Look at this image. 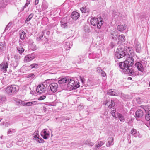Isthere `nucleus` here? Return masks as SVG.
Wrapping results in <instances>:
<instances>
[{"label":"nucleus","instance_id":"obj_39","mask_svg":"<svg viewBox=\"0 0 150 150\" xmlns=\"http://www.w3.org/2000/svg\"><path fill=\"white\" fill-rule=\"evenodd\" d=\"M34 134H35V135L34 136V139L35 140L39 137L38 131H35Z\"/></svg>","mask_w":150,"mask_h":150},{"label":"nucleus","instance_id":"obj_55","mask_svg":"<svg viewBox=\"0 0 150 150\" xmlns=\"http://www.w3.org/2000/svg\"><path fill=\"white\" fill-rule=\"evenodd\" d=\"M83 79H84L83 78H82L81 77H80L81 80V81L82 83H84V80H83Z\"/></svg>","mask_w":150,"mask_h":150},{"label":"nucleus","instance_id":"obj_48","mask_svg":"<svg viewBox=\"0 0 150 150\" xmlns=\"http://www.w3.org/2000/svg\"><path fill=\"white\" fill-rule=\"evenodd\" d=\"M31 106V102H29L25 103V106Z\"/></svg>","mask_w":150,"mask_h":150},{"label":"nucleus","instance_id":"obj_21","mask_svg":"<svg viewBox=\"0 0 150 150\" xmlns=\"http://www.w3.org/2000/svg\"><path fill=\"white\" fill-rule=\"evenodd\" d=\"M84 144L88 145L90 146H92L94 144V143L91 142L89 139H88L84 141Z\"/></svg>","mask_w":150,"mask_h":150},{"label":"nucleus","instance_id":"obj_54","mask_svg":"<svg viewBox=\"0 0 150 150\" xmlns=\"http://www.w3.org/2000/svg\"><path fill=\"white\" fill-rule=\"evenodd\" d=\"M39 0H35V5H37L39 3Z\"/></svg>","mask_w":150,"mask_h":150},{"label":"nucleus","instance_id":"obj_11","mask_svg":"<svg viewBox=\"0 0 150 150\" xmlns=\"http://www.w3.org/2000/svg\"><path fill=\"white\" fill-rule=\"evenodd\" d=\"M47 129L43 130L41 132V136L45 139H47L50 137L49 131L47 132Z\"/></svg>","mask_w":150,"mask_h":150},{"label":"nucleus","instance_id":"obj_10","mask_svg":"<svg viewBox=\"0 0 150 150\" xmlns=\"http://www.w3.org/2000/svg\"><path fill=\"white\" fill-rule=\"evenodd\" d=\"M49 86L51 91L53 93L56 92L58 87L57 83H52L50 84Z\"/></svg>","mask_w":150,"mask_h":150},{"label":"nucleus","instance_id":"obj_2","mask_svg":"<svg viewBox=\"0 0 150 150\" xmlns=\"http://www.w3.org/2000/svg\"><path fill=\"white\" fill-rule=\"evenodd\" d=\"M19 90V86L16 85H12L6 88L5 92L6 94L10 96L16 94Z\"/></svg>","mask_w":150,"mask_h":150},{"label":"nucleus","instance_id":"obj_31","mask_svg":"<svg viewBox=\"0 0 150 150\" xmlns=\"http://www.w3.org/2000/svg\"><path fill=\"white\" fill-rule=\"evenodd\" d=\"M48 6V4L46 3H43L42 6V10L43 11H45L47 8Z\"/></svg>","mask_w":150,"mask_h":150},{"label":"nucleus","instance_id":"obj_61","mask_svg":"<svg viewBox=\"0 0 150 150\" xmlns=\"http://www.w3.org/2000/svg\"><path fill=\"white\" fill-rule=\"evenodd\" d=\"M19 44H21V42L20 41H19Z\"/></svg>","mask_w":150,"mask_h":150},{"label":"nucleus","instance_id":"obj_50","mask_svg":"<svg viewBox=\"0 0 150 150\" xmlns=\"http://www.w3.org/2000/svg\"><path fill=\"white\" fill-rule=\"evenodd\" d=\"M37 102L36 101H33L31 102V106L33 105H36L37 104Z\"/></svg>","mask_w":150,"mask_h":150},{"label":"nucleus","instance_id":"obj_64","mask_svg":"<svg viewBox=\"0 0 150 150\" xmlns=\"http://www.w3.org/2000/svg\"><path fill=\"white\" fill-rule=\"evenodd\" d=\"M149 86H150V82H149Z\"/></svg>","mask_w":150,"mask_h":150},{"label":"nucleus","instance_id":"obj_13","mask_svg":"<svg viewBox=\"0 0 150 150\" xmlns=\"http://www.w3.org/2000/svg\"><path fill=\"white\" fill-rule=\"evenodd\" d=\"M29 44H30L29 47L30 49L33 50L34 51L36 49V45L34 44V42L32 41V40H30L28 42Z\"/></svg>","mask_w":150,"mask_h":150},{"label":"nucleus","instance_id":"obj_43","mask_svg":"<svg viewBox=\"0 0 150 150\" xmlns=\"http://www.w3.org/2000/svg\"><path fill=\"white\" fill-rule=\"evenodd\" d=\"M115 105V104L114 100H111V104L109 105L108 108H112V107L114 106Z\"/></svg>","mask_w":150,"mask_h":150},{"label":"nucleus","instance_id":"obj_46","mask_svg":"<svg viewBox=\"0 0 150 150\" xmlns=\"http://www.w3.org/2000/svg\"><path fill=\"white\" fill-rule=\"evenodd\" d=\"M1 100L5 102L6 100V98L5 96H3L1 97Z\"/></svg>","mask_w":150,"mask_h":150},{"label":"nucleus","instance_id":"obj_52","mask_svg":"<svg viewBox=\"0 0 150 150\" xmlns=\"http://www.w3.org/2000/svg\"><path fill=\"white\" fill-rule=\"evenodd\" d=\"M101 74L102 76L104 77L106 75L104 71H102L101 73Z\"/></svg>","mask_w":150,"mask_h":150},{"label":"nucleus","instance_id":"obj_9","mask_svg":"<svg viewBox=\"0 0 150 150\" xmlns=\"http://www.w3.org/2000/svg\"><path fill=\"white\" fill-rule=\"evenodd\" d=\"M35 57V55L33 53L28 54L25 56L24 61L26 62H30L34 59Z\"/></svg>","mask_w":150,"mask_h":150},{"label":"nucleus","instance_id":"obj_4","mask_svg":"<svg viewBox=\"0 0 150 150\" xmlns=\"http://www.w3.org/2000/svg\"><path fill=\"white\" fill-rule=\"evenodd\" d=\"M123 45L119 46L115 53V57L118 59L122 58L126 54V51L123 48Z\"/></svg>","mask_w":150,"mask_h":150},{"label":"nucleus","instance_id":"obj_33","mask_svg":"<svg viewBox=\"0 0 150 150\" xmlns=\"http://www.w3.org/2000/svg\"><path fill=\"white\" fill-rule=\"evenodd\" d=\"M16 131V130L15 129L11 128L9 129L8 130V131L7 132V134H11L13 133H15Z\"/></svg>","mask_w":150,"mask_h":150},{"label":"nucleus","instance_id":"obj_47","mask_svg":"<svg viewBox=\"0 0 150 150\" xmlns=\"http://www.w3.org/2000/svg\"><path fill=\"white\" fill-rule=\"evenodd\" d=\"M89 57L91 59H94L95 58V57H94V54H91V53H90L89 54Z\"/></svg>","mask_w":150,"mask_h":150},{"label":"nucleus","instance_id":"obj_27","mask_svg":"<svg viewBox=\"0 0 150 150\" xmlns=\"http://www.w3.org/2000/svg\"><path fill=\"white\" fill-rule=\"evenodd\" d=\"M111 35L112 38L113 40H116V37L117 35V33L116 31H112L111 33Z\"/></svg>","mask_w":150,"mask_h":150},{"label":"nucleus","instance_id":"obj_63","mask_svg":"<svg viewBox=\"0 0 150 150\" xmlns=\"http://www.w3.org/2000/svg\"><path fill=\"white\" fill-rule=\"evenodd\" d=\"M98 70H99L100 69V67H99V68H98Z\"/></svg>","mask_w":150,"mask_h":150},{"label":"nucleus","instance_id":"obj_42","mask_svg":"<svg viewBox=\"0 0 150 150\" xmlns=\"http://www.w3.org/2000/svg\"><path fill=\"white\" fill-rule=\"evenodd\" d=\"M46 98V96L45 95H42L40 96L38 98V100H42L45 99Z\"/></svg>","mask_w":150,"mask_h":150},{"label":"nucleus","instance_id":"obj_26","mask_svg":"<svg viewBox=\"0 0 150 150\" xmlns=\"http://www.w3.org/2000/svg\"><path fill=\"white\" fill-rule=\"evenodd\" d=\"M68 79L66 78H62L58 81V82L59 84L64 83L67 82Z\"/></svg>","mask_w":150,"mask_h":150},{"label":"nucleus","instance_id":"obj_12","mask_svg":"<svg viewBox=\"0 0 150 150\" xmlns=\"http://www.w3.org/2000/svg\"><path fill=\"white\" fill-rule=\"evenodd\" d=\"M135 66L137 67L138 70L141 72H143L144 71V67L140 62H137L135 64Z\"/></svg>","mask_w":150,"mask_h":150},{"label":"nucleus","instance_id":"obj_17","mask_svg":"<svg viewBox=\"0 0 150 150\" xmlns=\"http://www.w3.org/2000/svg\"><path fill=\"white\" fill-rule=\"evenodd\" d=\"M126 28L125 24L120 25H118L117 29L118 31L122 32L125 30Z\"/></svg>","mask_w":150,"mask_h":150},{"label":"nucleus","instance_id":"obj_7","mask_svg":"<svg viewBox=\"0 0 150 150\" xmlns=\"http://www.w3.org/2000/svg\"><path fill=\"white\" fill-rule=\"evenodd\" d=\"M9 64V62H3L0 65V68L1 70L4 73L7 71V68H8Z\"/></svg>","mask_w":150,"mask_h":150},{"label":"nucleus","instance_id":"obj_20","mask_svg":"<svg viewBox=\"0 0 150 150\" xmlns=\"http://www.w3.org/2000/svg\"><path fill=\"white\" fill-rule=\"evenodd\" d=\"M125 36L123 34L119 35L118 37V42L122 43L125 41Z\"/></svg>","mask_w":150,"mask_h":150},{"label":"nucleus","instance_id":"obj_62","mask_svg":"<svg viewBox=\"0 0 150 150\" xmlns=\"http://www.w3.org/2000/svg\"><path fill=\"white\" fill-rule=\"evenodd\" d=\"M49 81V80H47L46 81V82H47V81Z\"/></svg>","mask_w":150,"mask_h":150},{"label":"nucleus","instance_id":"obj_51","mask_svg":"<svg viewBox=\"0 0 150 150\" xmlns=\"http://www.w3.org/2000/svg\"><path fill=\"white\" fill-rule=\"evenodd\" d=\"M115 45V44L114 42H111L110 44V45L112 48H113Z\"/></svg>","mask_w":150,"mask_h":150},{"label":"nucleus","instance_id":"obj_1","mask_svg":"<svg viewBox=\"0 0 150 150\" xmlns=\"http://www.w3.org/2000/svg\"><path fill=\"white\" fill-rule=\"evenodd\" d=\"M134 59L132 57H129L124 62L119 63L120 70L123 73L132 75L134 72L132 68L134 64Z\"/></svg>","mask_w":150,"mask_h":150},{"label":"nucleus","instance_id":"obj_6","mask_svg":"<svg viewBox=\"0 0 150 150\" xmlns=\"http://www.w3.org/2000/svg\"><path fill=\"white\" fill-rule=\"evenodd\" d=\"M46 88L44 84H41L39 85L36 89L37 92L40 94L44 93L46 91Z\"/></svg>","mask_w":150,"mask_h":150},{"label":"nucleus","instance_id":"obj_22","mask_svg":"<svg viewBox=\"0 0 150 150\" xmlns=\"http://www.w3.org/2000/svg\"><path fill=\"white\" fill-rule=\"evenodd\" d=\"M131 134L135 137H136L138 136L139 132H137L136 129L133 128L131 131Z\"/></svg>","mask_w":150,"mask_h":150},{"label":"nucleus","instance_id":"obj_44","mask_svg":"<svg viewBox=\"0 0 150 150\" xmlns=\"http://www.w3.org/2000/svg\"><path fill=\"white\" fill-rule=\"evenodd\" d=\"M80 10L82 13H86V8L85 7H83L80 8Z\"/></svg>","mask_w":150,"mask_h":150},{"label":"nucleus","instance_id":"obj_41","mask_svg":"<svg viewBox=\"0 0 150 150\" xmlns=\"http://www.w3.org/2000/svg\"><path fill=\"white\" fill-rule=\"evenodd\" d=\"M37 142L39 143H43L44 142V140L41 138H38L37 139H35Z\"/></svg>","mask_w":150,"mask_h":150},{"label":"nucleus","instance_id":"obj_45","mask_svg":"<svg viewBox=\"0 0 150 150\" xmlns=\"http://www.w3.org/2000/svg\"><path fill=\"white\" fill-rule=\"evenodd\" d=\"M30 1L29 0H27L26 1V2L25 5L24 6V8H26V7L28 6V5L30 4Z\"/></svg>","mask_w":150,"mask_h":150},{"label":"nucleus","instance_id":"obj_53","mask_svg":"<svg viewBox=\"0 0 150 150\" xmlns=\"http://www.w3.org/2000/svg\"><path fill=\"white\" fill-rule=\"evenodd\" d=\"M28 76L29 77H33L34 76V75L32 73H31V74H30Z\"/></svg>","mask_w":150,"mask_h":150},{"label":"nucleus","instance_id":"obj_40","mask_svg":"<svg viewBox=\"0 0 150 150\" xmlns=\"http://www.w3.org/2000/svg\"><path fill=\"white\" fill-rule=\"evenodd\" d=\"M116 112V110L115 109L113 108V110L111 111V114L112 115L115 117V118H117L115 116V112Z\"/></svg>","mask_w":150,"mask_h":150},{"label":"nucleus","instance_id":"obj_36","mask_svg":"<svg viewBox=\"0 0 150 150\" xmlns=\"http://www.w3.org/2000/svg\"><path fill=\"white\" fill-rule=\"evenodd\" d=\"M33 16V15L31 13L28 16V18L26 19L25 21V23H27L29 21H30L31 19L32 18Z\"/></svg>","mask_w":150,"mask_h":150},{"label":"nucleus","instance_id":"obj_37","mask_svg":"<svg viewBox=\"0 0 150 150\" xmlns=\"http://www.w3.org/2000/svg\"><path fill=\"white\" fill-rule=\"evenodd\" d=\"M12 64L13 67L15 68L16 67L18 64V62L17 61H14L12 62Z\"/></svg>","mask_w":150,"mask_h":150},{"label":"nucleus","instance_id":"obj_14","mask_svg":"<svg viewBox=\"0 0 150 150\" xmlns=\"http://www.w3.org/2000/svg\"><path fill=\"white\" fill-rule=\"evenodd\" d=\"M71 17L74 20H77L79 17V13L76 11H73L72 13Z\"/></svg>","mask_w":150,"mask_h":150},{"label":"nucleus","instance_id":"obj_59","mask_svg":"<svg viewBox=\"0 0 150 150\" xmlns=\"http://www.w3.org/2000/svg\"><path fill=\"white\" fill-rule=\"evenodd\" d=\"M47 18H43V19H42V21H43L44 20H47Z\"/></svg>","mask_w":150,"mask_h":150},{"label":"nucleus","instance_id":"obj_34","mask_svg":"<svg viewBox=\"0 0 150 150\" xmlns=\"http://www.w3.org/2000/svg\"><path fill=\"white\" fill-rule=\"evenodd\" d=\"M30 67H31V68H35V69H37L39 68V65L38 64H36V63H34L31 64L30 65Z\"/></svg>","mask_w":150,"mask_h":150},{"label":"nucleus","instance_id":"obj_5","mask_svg":"<svg viewBox=\"0 0 150 150\" xmlns=\"http://www.w3.org/2000/svg\"><path fill=\"white\" fill-rule=\"evenodd\" d=\"M67 82H68L67 87L69 89H75L79 86V83H76L75 84L74 81L72 79H68Z\"/></svg>","mask_w":150,"mask_h":150},{"label":"nucleus","instance_id":"obj_8","mask_svg":"<svg viewBox=\"0 0 150 150\" xmlns=\"http://www.w3.org/2000/svg\"><path fill=\"white\" fill-rule=\"evenodd\" d=\"M134 47L137 52L140 53L142 51V47L140 43L137 41L135 40Z\"/></svg>","mask_w":150,"mask_h":150},{"label":"nucleus","instance_id":"obj_24","mask_svg":"<svg viewBox=\"0 0 150 150\" xmlns=\"http://www.w3.org/2000/svg\"><path fill=\"white\" fill-rule=\"evenodd\" d=\"M145 118L146 120L149 121V124L150 125V110L146 112Z\"/></svg>","mask_w":150,"mask_h":150},{"label":"nucleus","instance_id":"obj_30","mask_svg":"<svg viewBox=\"0 0 150 150\" xmlns=\"http://www.w3.org/2000/svg\"><path fill=\"white\" fill-rule=\"evenodd\" d=\"M104 144V143L101 141L98 142L97 144H96L95 146L96 147L98 148L100 147Z\"/></svg>","mask_w":150,"mask_h":150},{"label":"nucleus","instance_id":"obj_18","mask_svg":"<svg viewBox=\"0 0 150 150\" xmlns=\"http://www.w3.org/2000/svg\"><path fill=\"white\" fill-rule=\"evenodd\" d=\"M108 141L106 144V146L107 147H109L112 145H113V138L112 137H109L108 139Z\"/></svg>","mask_w":150,"mask_h":150},{"label":"nucleus","instance_id":"obj_60","mask_svg":"<svg viewBox=\"0 0 150 150\" xmlns=\"http://www.w3.org/2000/svg\"><path fill=\"white\" fill-rule=\"evenodd\" d=\"M128 79H130V80L132 79V78H131V77H129V78H128Z\"/></svg>","mask_w":150,"mask_h":150},{"label":"nucleus","instance_id":"obj_16","mask_svg":"<svg viewBox=\"0 0 150 150\" xmlns=\"http://www.w3.org/2000/svg\"><path fill=\"white\" fill-rule=\"evenodd\" d=\"M107 94L109 95L113 96L118 95V93L115 91L114 90L112 89L109 90L108 91Z\"/></svg>","mask_w":150,"mask_h":150},{"label":"nucleus","instance_id":"obj_19","mask_svg":"<svg viewBox=\"0 0 150 150\" xmlns=\"http://www.w3.org/2000/svg\"><path fill=\"white\" fill-rule=\"evenodd\" d=\"M19 35H20V38L21 40L24 39L26 36V33L23 30H21L19 31Z\"/></svg>","mask_w":150,"mask_h":150},{"label":"nucleus","instance_id":"obj_49","mask_svg":"<svg viewBox=\"0 0 150 150\" xmlns=\"http://www.w3.org/2000/svg\"><path fill=\"white\" fill-rule=\"evenodd\" d=\"M65 45L66 46H65V47H66V48L67 49V47H68L70 48V46H69V43L68 42H65Z\"/></svg>","mask_w":150,"mask_h":150},{"label":"nucleus","instance_id":"obj_23","mask_svg":"<svg viewBox=\"0 0 150 150\" xmlns=\"http://www.w3.org/2000/svg\"><path fill=\"white\" fill-rule=\"evenodd\" d=\"M117 115L120 120L121 122H124L125 119L124 116L120 113H117Z\"/></svg>","mask_w":150,"mask_h":150},{"label":"nucleus","instance_id":"obj_15","mask_svg":"<svg viewBox=\"0 0 150 150\" xmlns=\"http://www.w3.org/2000/svg\"><path fill=\"white\" fill-rule=\"evenodd\" d=\"M135 114L136 118H138L142 117L144 113L142 110L139 109L136 112Z\"/></svg>","mask_w":150,"mask_h":150},{"label":"nucleus","instance_id":"obj_38","mask_svg":"<svg viewBox=\"0 0 150 150\" xmlns=\"http://www.w3.org/2000/svg\"><path fill=\"white\" fill-rule=\"evenodd\" d=\"M90 30L89 27L88 26L86 25L84 26V30L86 32L88 33Z\"/></svg>","mask_w":150,"mask_h":150},{"label":"nucleus","instance_id":"obj_29","mask_svg":"<svg viewBox=\"0 0 150 150\" xmlns=\"http://www.w3.org/2000/svg\"><path fill=\"white\" fill-rule=\"evenodd\" d=\"M16 103L18 105H19L21 106H25V102L23 101L19 100L17 101L16 102Z\"/></svg>","mask_w":150,"mask_h":150},{"label":"nucleus","instance_id":"obj_57","mask_svg":"<svg viewBox=\"0 0 150 150\" xmlns=\"http://www.w3.org/2000/svg\"><path fill=\"white\" fill-rule=\"evenodd\" d=\"M117 14H116L115 15V18H117V20H118V19L117 18Z\"/></svg>","mask_w":150,"mask_h":150},{"label":"nucleus","instance_id":"obj_25","mask_svg":"<svg viewBox=\"0 0 150 150\" xmlns=\"http://www.w3.org/2000/svg\"><path fill=\"white\" fill-rule=\"evenodd\" d=\"M45 31H42L41 33H40L38 35L37 37V40L38 41H39L43 37L44 35Z\"/></svg>","mask_w":150,"mask_h":150},{"label":"nucleus","instance_id":"obj_56","mask_svg":"<svg viewBox=\"0 0 150 150\" xmlns=\"http://www.w3.org/2000/svg\"><path fill=\"white\" fill-rule=\"evenodd\" d=\"M43 109L44 112H46V108L45 107H43Z\"/></svg>","mask_w":150,"mask_h":150},{"label":"nucleus","instance_id":"obj_3","mask_svg":"<svg viewBox=\"0 0 150 150\" xmlns=\"http://www.w3.org/2000/svg\"><path fill=\"white\" fill-rule=\"evenodd\" d=\"M90 21L91 25L96 26L99 29L100 28L103 23V18L101 17H99L97 18L95 17H93L91 18Z\"/></svg>","mask_w":150,"mask_h":150},{"label":"nucleus","instance_id":"obj_35","mask_svg":"<svg viewBox=\"0 0 150 150\" xmlns=\"http://www.w3.org/2000/svg\"><path fill=\"white\" fill-rule=\"evenodd\" d=\"M61 26L62 27L64 28H67V23H64L62 21H61Z\"/></svg>","mask_w":150,"mask_h":150},{"label":"nucleus","instance_id":"obj_58","mask_svg":"<svg viewBox=\"0 0 150 150\" xmlns=\"http://www.w3.org/2000/svg\"><path fill=\"white\" fill-rule=\"evenodd\" d=\"M47 34L48 35L50 33V32L49 31H47L46 32Z\"/></svg>","mask_w":150,"mask_h":150},{"label":"nucleus","instance_id":"obj_32","mask_svg":"<svg viewBox=\"0 0 150 150\" xmlns=\"http://www.w3.org/2000/svg\"><path fill=\"white\" fill-rule=\"evenodd\" d=\"M17 50L18 52L20 54L23 53L25 50L24 49L21 47H17Z\"/></svg>","mask_w":150,"mask_h":150},{"label":"nucleus","instance_id":"obj_28","mask_svg":"<svg viewBox=\"0 0 150 150\" xmlns=\"http://www.w3.org/2000/svg\"><path fill=\"white\" fill-rule=\"evenodd\" d=\"M6 49V46L4 43H0V51H4Z\"/></svg>","mask_w":150,"mask_h":150}]
</instances>
